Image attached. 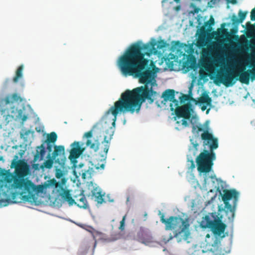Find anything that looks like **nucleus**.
Here are the masks:
<instances>
[{"label":"nucleus","mask_w":255,"mask_h":255,"mask_svg":"<svg viewBox=\"0 0 255 255\" xmlns=\"http://www.w3.org/2000/svg\"><path fill=\"white\" fill-rule=\"evenodd\" d=\"M214 177H215V175H214V176H211V178H214Z\"/></svg>","instance_id":"6e6d98bb"},{"label":"nucleus","mask_w":255,"mask_h":255,"mask_svg":"<svg viewBox=\"0 0 255 255\" xmlns=\"http://www.w3.org/2000/svg\"><path fill=\"white\" fill-rule=\"evenodd\" d=\"M206 237H209V235L208 234Z\"/></svg>","instance_id":"bf43d9fd"},{"label":"nucleus","mask_w":255,"mask_h":255,"mask_svg":"<svg viewBox=\"0 0 255 255\" xmlns=\"http://www.w3.org/2000/svg\"><path fill=\"white\" fill-rule=\"evenodd\" d=\"M49 184L51 186L57 187L58 186V183L55 179H52L50 180Z\"/></svg>","instance_id":"4c0bfd02"},{"label":"nucleus","mask_w":255,"mask_h":255,"mask_svg":"<svg viewBox=\"0 0 255 255\" xmlns=\"http://www.w3.org/2000/svg\"><path fill=\"white\" fill-rule=\"evenodd\" d=\"M248 13V11H242L241 10H240L238 13V15L239 16V18L240 19V21L242 22L244 19L246 18L247 14Z\"/></svg>","instance_id":"7c9ffc66"},{"label":"nucleus","mask_w":255,"mask_h":255,"mask_svg":"<svg viewBox=\"0 0 255 255\" xmlns=\"http://www.w3.org/2000/svg\"><path fill=\"white\" fill-rule=\"evenodd\" d=\"M79 198L77 199V206L80 208L86 209L88 206V203L85 196L83 195H80Z\"/></svg>","instance_id":"393cba45"},{"label":"nucleus","mask_w":255,"mask_h":255,"mask_svg":"<svg viewBox=\"0 0 255 255\" xmlns=\"http://www.w3.org/2000/svg\"><path fill=\"white\" fill-rule=\"evenodd\" d=\"M173 57L174 58H175V56L174 54H172V55L171 58H173V57Z\"/></svg>","instance_id":"5fc2aeb1"},{"label":"nucleus","mask_w":255,"mask_h":255,"mask_svg":"<svg viewBox=\"0 0 255 255\" xmlns=\"http://www.w3.org/2000/svg\"><path fill=\"white\" fill-rule=\"evenodd\" d=\"M179 100L181 104H186L185 103L187 102L194 103L195 105L198 104V101L192 97L191 90L189 91L188 94H182V96L179 98Z\"/></svg>","instance_id":"a211bd4d"},{"label":"nucleus","mask_w":255,"mask_h":255,"mask_svg":"<svg viewBox=\"0 0 255 255\" xmlns=\"http://www.w3.org/2000/svg\"><path fill=\"white\" fill-rule=\"evenodd\" d=\"M193 112L192 103L188 102L186 104L179 106L178 101L176 100V118L178 119V121H176L177 124L186 127L188 125L187 120L190 119Z\"/></svg>","instance_id":"6e6552de"},{"label":"nucleus","mask_w":255,"mask_h":255,"mask_svg":"<svg viewBox=\"0 0 255 255\" xmlns=\"http://www.w3.org/2000/svg\"><path fill=\"white\" fill-rule=\"evenodd\" d=\"M179 222H181V225L179 226L178 232L176 233V239L178 242L181 241V240H187L190 234L189 230L190 225L188 219L183 220L180 218L176 217V223Z\"/></svg>","instance_id":"9b49d317"},{"label":"nucleus","mask_w":255,"mask_h":255,"mask_svg":"<svg viewBox=\"0 0 255 255\" xmlns=\"http://www.w3.org/2000/svg\"><path fill=\"white\" fill-rule=\"evenodd\" d=\"M133 44H137L140 47H143L145 45H147L148 48L147 49H142L141 51L142 52V54L149 56L150 54L154 53L157 54V49H160L166 47L167 43L163 40H161L157 42L154 39H152L151 41L146 44H143L140 42H138Z\"/></svg>","instance_id":"9d476101"},{"label":"nucleus","mask_w":255,"mask_h":255,"mask_svg":"<svg viewBox=\"0 0 255 255\" xmlns=\"http://www.w3.org/2000/svg\"><path fill=\"white\" fill-rule=\"evenodd\" d=\"M211 31V29L209 28H207V26L204 24L198 31V36L207 37L208 31Z\"/></svg>","instance_id":"c85d7f7f"},{"label":"nucleus","mask_w":255,"mask_h":255,"mask_svg":"<svg viewBox=\"0 0 255 255\" xmlns=\"http://www.w3.org/2000/svg\"><path fill=\"white\" fill-rule=\"evenodd\" d=\"M228 2H231L232 4H236L237 1L236 0H227Z\"/></svg>","instance_id":"79ce46f5"},{"label":"nucleus","mask_w":255,"mask_h":255,"mask_svg":"<svg viewBox=\"0 0 255 255\" xmlns=\"http://www.w3.org/2000/svg\"><path fill=\"white\" fill-rule=\"evenodd\" d=\"M201 138L203 140L204 149L196 158L197 169L201 173H207L211 170L213 161L216 159L214 150L218 147V141L207 130L202 133Z\"/></svg>","instance_id":"f03ea898"},{"label":"nucleus","mask_w":255,"mask_h":255,"mask_svg":"<svg viewBox=\"0 0 255 255\" xmlns=\"http://www.w3.org/2000/svg\"><path fill=\"white\" fill-rule=\"evenodd\" d=\"M148 48L147 45L140 47L137 44H131L119 58L118 65L122 73L125 76H134L144 85L127 90L106 112V115L111 114L114 116V125L119 114L138 113L143 103L147 100L152 104L158 96L153 89L157 86L155 78L158 68L152 60L145 58L141 51Z\"/></svg>","instance_id":"f257e3e1"},{"label":"nucleus","mask_w":255,"mask_h":255,"mask_svg":"<svg viewBox=\"0 0 255 255\" xmlns=\"http://www.w3.org/2000/svg\"><path fill=\"white\" fill-rule=\"evenodd\" d=\"M44 143H42L40 146L36 147V153L34 156L33 162L40 161L42 160L46 153L45 146Z\"/></svg>","instance_id":"dca6fc26"},{"label":"nucleus","mask_w":255,"mask_h":255,"mask_svg":"<svg viewBox=\"0 0 255 255\" xmlns=\"http://www.w3.org/2000/svg\"><path fill=\"white\" fill-rule=\"evenodd\" d=\"M251 125L253 128L255 129V121H253L251 122Z\"/></svg>","instance_id":"37998d69"},{"label":"nucleus","mask_w":255,"mask_h":255,"mask_svg":"<svg viewBox=\"0 0 255 255\" xmlns=\"http://www.w3.org/2000/svg\"><path fill=\"white\" fill-rule=\"evenodd\" d=\"M60 196L62 199L67 201L69 205H73L74 204H76V202L73 199L70 192V190L62 189V192L60 194Z\"/></svg>","instance_id":"6ab92c4d"},{"label":"nucleus","mask_w":255,"mask_h":255,"mask_svg":"<svg viewBox=\"0 0 255 255\" xmlns=\"http://www.w3.org/2000/svg\"><path fill=\"white\" fill-rule=\"evenodd\" d=\"M14 173L16 178L24 179V177L28 173V168L26 164L24 162L17 163Z\"/></svg>","instance_id":"4468645a"},{"label":"nucleus","mask_w":255,"mask_h":255,"mask_svg":"<svg viewBox=\"0 0 255 255\" xmlns=\"http://www.w3.org/2000/svg\"><path fill=\"white\" fill-rule=\"evenodd\" d=\"M226 228L225 224L223 223L220 219H216L214 220V223L210 229L215 235L220 236L224 233Z\"/></svg>","instance_id":"2eb2a0df"},{"label":"nucleus","mask_w":255,"mask_h":255,"mask_svg":"<svg viewBox=\"0 0 255 255\" xmlns=\"http://www.w3.org/2000/svg\"><path fill=\"white\" fill-rule=\"evenodd\" d=\"M0 160H3V158L2 156H0Z\"/></svg>","instance_id":"864d4df0"},{"label":"nucleus","mask_w":255,"mask_h":255,"mask_svg":"<svg viewBox=\"0 0 255 255\" xmlns=\"http://www.w3.org/2000/svg\"><path fill=\"white\" fill-rule=\"evenodd\" d=\"M204 129L202 126L193 125L192 128V132L198 133L199 132L203 131Z\"/></svg>","instance_id":"473e14b6"},{"label":"nucleus","mask_w":255,"mask_h":255,"mask_svg":"<svg viewBox=\"0 0 255 255\" xmlns=\"http://www.w3.org/2000/svg\"><path fill=\"white\" fill-rule=\"evenodd\" d=\"M137 240L145 245L153 242V239L150 232L146 229L141 228L136 236Z\"/></svg>","instance_id":"ddd939ff"},{"label":"nucleus","mask_w":255,"mask_h":255,"mask_svg":"<svg viewBox=\"0 0 255 255\" xmlns=\"http://www.w3.org/2000/svg\"><path fill=\"white\" fill-rule=\"evenodd\" d=\"M206 107L203 106V107H202V110L203 111H204L206 109Z\"/></svg>","instance_id":"3c124183"},{"label":"nucleus","mask_w":255,"mask_h":255,"mask_svg":"<svg viewBox=\"0 0 255 255\" xmlns=\"http://www.w3.org/2000/svg\"><path fill=\"white\" fill-rule=\"evenodd\" d=\"M215 21L214 18L213 17H211V18L208 21L204 23V25H205V26H206L207 27L208 26V28L211 29V26L213 25Z\"/></svg>","instance_id":"2f4dec72"},{"label":"nucleus","mask_w":255,"mask_h":255,"mask_svg":"<svg viewBox=\"0 0 255 255\" xmlns=\"http://www.w3.org/2000/svg\"><path fill=\"white\" fill-rule=\"evenodd\" d=\"M85 176H86V173H84L83 174V177L84 178H85Z\"/></svg>","instance_id":"603ef678"},{"label":"nucleus","mask_w":255,"mask_h":255,"mask_svg":"<svg viewBox=\"0 0 255 255\" xmlns=\"http://www.w3.org/2000/svg\"><path fill=\"white\" fill-rule=\"evenodd\" d=\"M180 8V6H176V11H178Z\"/></svg>","instance_id":"de8ad7c7"},{"label":"nucleus","mask_w":255,"mask_h":255,"mask_svg":"<svg viewBox=\"0 0 255 255\" xmlns=\"http://www.w3.org/2000/svg\"><path fill=\"white\" fill-rule=\"evenodd\" d=\"M126 215H125L122 221L120 222V225L119 227V230L123 231L125 230V220H126Z\"/></svg>","instance_id":"c9c22d12"},{"label":"nucleus","mask_w":255,"mask_h":255,"mask_svg":"<svg viewBox=\"0 0 255 255\" xmlns=\"http://www.w3.org/2000/svg\"><path fill=\"white\" fill-rule=\"evenodd\" d=\"M2 187V186L0 185V189Z\"/></svg>","instance_id":"680f3d73"},{"label":"nucleus","mask_w":255,"mask_h":255,"mask_svg":"<svg viewBox=\"0 0 255 255\" xmlns=\"http://www.w3.org/2000/svg\"><path fill=\"white\" fill-rule=\"evenodd\" d=\"M46 144V149L48 152V154H51V152H52L53 148H54V147L56 145H54V144L51 143H45Z\"/></svg>","instance_id":"f704fd0d"},{"label":"nucleus","mask_w":255,"mask_h":255,"mask_svg":"<svg viewBox=\"0 0 255 255\" xmlns=\"http://www.w3.org/2000/svg\"><path fill=\"white\" fill-rule=\"evenodd\" d=\"M251 19L255 20V8L253 9L251 13Z\"/></svg>","instance_id":"ea45409f"},{"label":"nucleus","mask_w":255,"mask_h":255,"mask_svg":"<svg viewBox=\"0 0 255 255\" xmlns=\"http://www.w3.org/2000/svg\"><path fill=\"white\" fill-rule=\"evenodd\" d=\"M57 139V135L55 132L47 134V139L43 143H51L54 144Z\"/></svg>","instance_id":"a878e982"},{"label":"nucleus","mask_w":255,"mask_h":255,"mask_svg":"<svg viewBox=\"0 0 255 255\" xmlns=\"http://www.w3.org/2000/svg\"><path fill=\"white\" fill-rule=\"evenodd\" d=\"M180 1V0H176V2H178Z\"/></svg>","instance_id":"13d9d810"},{"label":"nucleus","mask_w":255,"mask_h":255,"mask_svg":"<svg viewBox=\"0 0 255 255\" xmlns=\"http://www.w3.org/2000/svg\"><path fill=\"white\" fill-rule=\"evenodd\" d=\"M4 181L9 184L13 182L12 186L15 189L21 190V195L23 193H28L27 195L22 196L23 199L30 202L34 199V191L36 187L32 181L27 179H18L16 177L14 173H10L7 171L2 174Z\"/></svg>","instance_id":"39448f33"},{"label":"nucleus","mask_w":255,"mask_h":255,"mask_svg":"<svg viewBox=\"0 0 255 255\" xmlns=\"http://www.w3.org/2000/svg\"><path fill=\"white\" fill-rule=\"evenodd\" d=\"M92 195L93 197H95V200L98 204H101L105 202L103 198L104 194H102V192L97 188L94 189L92 191Z\"/></svg>","instance_id":"aec40b11"},{"label":"nucleus","mask_w":255,"mask_h":255,"mask_svg":"<svg viewBox=\"0 0 255 255\" xmlns=\"http://www.w3.org/2000/svg\"><path fill=\"white\" fill-rule=\"evenodd\" d=\"M173 238L172 236H170L169 237V238L167 240H166L165 239H164L165 241H164V242L165 243H166L167 242L169 241V240H171Z\"/></svg>","instance_id":"49530a36"},{"label":"nucleus","mask_w":255,"mask_h":255,"mask_svg":"<svg viewBox=\"0 0 255 255\" xmlns=\"http://www.w3.org/2000/svg\"><path fill=\"white\" fill-rule=\"evenodd\" d=\"M47 160L43 163L44 167L50 169L53 165V160L58 163L61 167L65 168V164L66 161V158L65 155V148L63 145H58L54 147V151L51 156V154H48Z\"/></svg>","instance_id":"0eeeda50"},{"label":"nucleus","mask_w":255,"mask_h":255,"mask_svg":"<svg viewBox=\"0 0 255 255\" xmlns=\"http://www.w3.org/2000/svg\"><path fill=\"white\" fill-rule=\"evenodd\" d=\"M21 192L20 193H18L17 192L12 193V194L11 195V199L13 200V203H17V202L15 199H16V197L18 196L19 195L21 196L22 199L24 201V200L23 199V198H22V196L27 195L28 193H23L22 195H21ZM24 201H25L24 200Z\"/></svg>","instance_id":"c756f323"},{"label":"nucleus","mask_w":255,"mask_h":255,"mask_svg":"<svg viewBox=\"0 0 255 255\" xmlns=\"http://www.w3.org/2000/svg\"><path fill=\"white\" fill-rule=\"evenodd\" d=\"M214 223V220H211L209 215H206L203 218L201 222V226L203 228H209L210 229Z\"/></svg>","instance_id":"412c9836"},{"label":"nucleus","mask_w":255,"mask_h":255,"mask_svg":"<svg viewBox=\"0 0 255 255\" xmlns=\"http://www.w3.org/2000/svg\"><path fill=\"white\" fill-rule=\"evenodd\" d=\"M175 91L173 89H167L164 91L161 98L163 100L161 102V104L165 106V109L170 111L171 115L173 116L172 119L175 120Z\"/></svg>","instance_id":"1a4fd4ad"},{"label":"nucleus","mask_w":255,"mask_h":255,"mask_svg":"<svg viewBox=\"0 0 255 255\" xmlns=\"http://www.w3.org/2000/svg\"><path fill=\"white\" fill-rule=\"evenodd\" d=\"M174 1H175V0H162V4L166 3L167 4L172 5L171 8L174 10L175 9V6L173 4Z\"/></svg>","instance_id":"72a5a7b5"},{"label":"nucleus","mask_w":255,"mask_h":255,"mask_svg":"<svg viewBox=\"0 0 255 255\" xmlns=\"http://www.w3.org/2000/svg\"><path fill=\"white\" fill-rule=\"evenodd\" d=\"M207 43V37L198 36L197 41L196 42V46L201 48L206 46Z\"/></svg>","instance_id":"bb28decb"},{"label":"nucleus","mask_w":255,"mask_h":255,"mask_svg":"<svg viewBox=\"0 0 255 255\" xmlns=\"http://www.w3.org/2000/svg\"><path fill=\"white\" fill-rule=\"evenodd\" d=\"M23 70V65H20L17 69L15 72V75L13 78V82L15 83H17L18 80L22 78L23 74L22 72Z\"/></svg>","instance_id":"b1692460"},{"label":"nucleus","mask_w":255,"mask_h":255,"mask_svg":"<svg viewBox=\"0 0 255 255\" xmlns=\"http://www.w3.org/2000/svg\"><path fill=\"white\" fill-rule=\"evenodd\" d=\"M238 76L239 80L241 83L249 84L250 78L252 81L255 80V68L243 72L240 75L227 69L219 71L217 74L214 83L217 85L222 83L226 87L232 86L235 83V78Z\"/></svg>","instance_id":"20e7f679"},{"label":"nucleus","mask_w":255,"mask_h":255,"mask_svg":"<svg viewBox=\"0 0 255 255\" xmlns=\"http://www.w3.org/2000/svg\"><path fill=\"white\" fill-rule=\"evenodd\" d=\"M240 19L238 18L235 15H233L232 17V21L233 24H239L242 23L241 21H240Z\"/></svg>","instance_id":"e433bc0d"},{"label":"nucleus","mask_w":255,"mask_h":255,"mask_svg":"<svg viewBox=\"0 0 255 255\" xmlns=\"http://www.w3.org/2000/svg\"><path fill=\"white\" fill-rule=\"evenodd\" d=\"M156 103H157V104L158 106H159H159H160V105L158 103V102H156Z\"/></svg>","instance_id":"4d7b16f0"},{"label":"nucleus","mask_w":255,"mask_h":255,"mask_svg":"<svg viewBox=\"0 0 255 255\" xmlns=\"http://www.w3.org/2000/svg\"><path fill=\"white\" fill-rule=\"evenodd\" d=\"M112 126L113 127H110L104 130L103 124L102 123H97L93 127L91 130L84 134V136L88 138L92 137L93 133L97 135L102 133L104 134V140L102 141V143L104 144L103 147H102L103 153L100 154L101 158L100 159V162L95 165L97 169H104L105 168L107 153L110 146V141L114 133L115 124L114 125L113 123H112Z\"/></svg>","instance_id":"7ed1b4c3"},{"label":"nucleus","mask_w":255,"mask_h":255,"mask_svg":"<svg viewBox=\"0 0 255 255\" xmlns=\"http://www.w3.org/2000/svg\"><path fill=\"white\" fill-rule=\"evenodd\" d=\"M176 62H177V56H176Z\"/></svg>","instance_id":"052dcab7"},{"label":"nucleus","mask_w":255,"mask_h":255,"mask_svg":"<svg viewBox=\"0 0 255 255\" xmlns=\"http://www.w3.org/2000/svg\"><path fill=\"white\" fill-rule=\"evenodd\" d=\"M175 48V41H173L172 42V49H173Z\"/></svg>","instance_id":"c03bdc74"},{"label":"nucleus","mask_w":255,"mask_h":255,"mask_svg":"<svg viewBox=\"0 0 255 255\" xmlns=\"http://www.w3.org/2000/svg\"><path fill=\"white\" fill-rule=\"evenodd\" d=\"M71 146L72 148L70 151L69 159L75 165L77 162L76 159L82 153L83 149L81 148L79 142L75 141Z\"/></svg>","instance_id":"f8f14e48"},{"label":"nucleus","mask_w":255,"mask_h":255,"mask_svg":"<svg viewBox=\"0 0 255 255\" xmlns=\"http://www.w3.org/2000/svg\"><path fill=\"white\" fill-rule=\"evenodd\" d=\"M180 44V42L179 41H176V46H179Z\"/></svg>","instance_id":"8fccbe9b"},{"label":"nucleus","mask_w":255,"mask_h":255,"mask_svg":"<svg viewBox=\"0 0 255 255\" xmlns=\"http://www.w3.org/2000/svg\"><path fill=\"white\" fill-rule=\"evenodd\" d=\"M62 175L63 173L60 170H58L56 173V177L57 178H60Z\"/></svg>","instance_id":"a19ab883"},{"label":"nucleus","mask_w":255,"mask_h":255,"mask_svg":"<svg viewBox=\"0 0 255 255\" xmlns=\"http://www.w3.org/2000/svg\"><path fill=\"white\" fill-rule=\"evenodd\" d=\"M222 199L225 204L226 212L228 214L231 213L228 217L230 220H233L237 203L239 197V193L235 189H224L223 191Z\"/></svg>","instance_id":"423d86ee"},{"label":"nucleus","mask_w":255,"mask_h":255,"mask_svg":"<svg viewBox=\"0 0 255 255\" xmlns=\"http://www.w3.org/2000/svg\"><path fill=\"white\" fill-rule=\"evenodd\" d=\"M86 144L88 147H89L95 151H97L99 149L100 144L98 136H97V139L94 140V142H92L91 139H88L86 142Z\"/></svg>","instance_id":"5701e85b"},{"label":"nucleus","mask_w":255,"mask_h":255,"mask_svg":"<svg viewBox=\"0 0 255 255\" xmlns=\"http://www.w3.org/2000/svg\"><path fill=\"white\" fill-rule=\"evenodd\" d=\"M198 103L206 104L207 105H210L211 103V98L209 97L208 94L203 95L198 100Z\"/></svg>","instance_id":"cd10ccee"},{"label":"nucleus","mask_w":255,"mask_h":255,"mask_svg":"<svg viewBox=\"0 0 255 255\" xmlns=\"http://www.w3.org/2000/svg\"><path fill=\"white\" fill-rule=\"evenodd\" d=\"M21 102L22 99L21 97L16 93L12 94L11 96L8 95L5 98L4 102L5 104H9L12 103L14 102Z\"/></svg>","instance_id":"4be33fe9"},{"label":"nucleus","mask_w":255,"mask_h":255,"mask_svg":"<svg viewBox=\"0 0 255 255\" xmlns=\"http://www.w3.org/2000/svg\"><path fill=\"white\" fill-rule=\"evenodd\" d=\"M27 117L26 115H24L23 117L22 118V122H24L27 119Z\"/></svg>","instance_id":"a18cd8bd"},{"label":"nucleus","mask_w":255,"mask_h":255,"mask_svg":"<svg viewBox=\"0 0 255 255\" xmlns=\"http://www.w3.org/2000/svg\"><path fill=\"white\" fill-rule=\"evenodd\" d=\"M190 141L192 143V144L193 145V147L195 148V150H197V147L199 145L198 143H197V142H195L194 141V139H190Z\"/></svg>","instance_id":"58836bf2"},{"label":"nucleus","mask_w":255,"mask_h":255,"mask_svg":"<svg viewBox=\"0 0 255 255\" xmlns=\"http://www.w3.org/2000/svg\"><path fill=\"white\" fill-rule=\"evenodd\" d=\"M159 215H160V220L162 223H164L165 225V229L166 230H170L174 229V224H173V221L175 219V217L171 216L169 218L165 219L163 214L159 212Z\"/></svg>","instance_id":"f3484780"},{"label":"nucleus","mask_w":255,"mask_h":255,"mask_svg":"<svg viewBox=\"0 0 255 255\" xmlns=\"http://www.w3.org/2000/svg\"><path fill=\"white\" fill-rule=\"evenodd\" d=\"M170 64L171 65V69L173 70V62H171Z\"/></svg>","instance_id":"09e8293b"}]
</instances>
